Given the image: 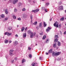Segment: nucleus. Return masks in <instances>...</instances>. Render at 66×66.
I'll list each match as a JSON object with an SVG mask.
<instances>
[{
  "mask_svg": "<svg viewBox=\"0 0 66 66\" xmlns=\"http://www.w3.org/2000/svg\"><path fill=\"white\" fill-rule=\"evenodd\" d=\"M21 16L22 18H24V19H27V15L25 14H23L21 15Z\"/></svg>",
  "mask_w": 66,
  "mask_h": 66,
  "instance_id": "nucleus-1",
  "label": "nucleus"
},
{
  "mask_svg": "<svg viewBox=\"0 0 66 66\" xmlns=\"http://www.w3.org/2000/svg\"><path fill=\"white\" fill-rule=\"evenodd\" d=\"M5 35H7V36H11L12 35V33H9L8 32H6L5 33Z\"/></svg>",
  "mask_w": 66,
  "mask_h": 66,
  "instance_id": "nucleus-2",
  "label": "nucleus"
},
{
  "mask_svg": "<svg viewBox=\"0 0 66 66\" xmlns=\"http://www.w3.org/2000/svg\"><path fill=\"white\" fill-rule=\"evenodd\" d=\"M13 51H14V50H10L9 51V54L10 55H13Z\"/></svg>",
  "mask_w": 66,
  "mask_h": 66,
  "instance_id": "nucleus-3",
  "label": "nucleus"
},
{
  "mask_svg": "<svg viewBox=\"0 0 66 66\" xmlns=\"http://www.w3.org/2000/svg\"><path fill=\"white\" fill-rule=\"evenodd\" d=\"M34 34H33V33H31V35H30V37L31 38H33V36H35V35L36 34V33L35 32H34Z\"/></svg>",
  "mask_w": 66,
  "mask_h": 66,
  "instance_id": "nucleus-4",
  "label": "nucleus"
},
{
  "mask_svg": "<svg viewBox=\"0 0 66 66\" xmlns=\"http://www.w3.org/2000/svg\"><path fill=\"white\" fill-rule=\"evenodd\" d=\"M54 27H56V28L58 27V24H57V22H56L54 24Z\"/></svg>",
  "mask_w": 66,
  "mask_h": 66,
  "instance_id": "nucleus-5",
  "label": "nucleus"
},
{
  "mask_svg": "<svg viewBox=\"0 0 66 66\" xmlns=\"http://www.w3.org/2000/svg\"><path fill=\"white\" fill-rule=\"evenodd\" d=\"M39 11V10L38 9H36V10H32L31 11L32 12H34L35 13H36V12H38Z\"/></svg>",
  "mask_w": 66,
  "mask_h": 66,
  "instance_id": "nucleus-6",
  "label": "nucleus"
},
{
  "mask_svg": "<svg viewBox=\"0 0 66 66\" xmlns=\"http://www.w3.org/2000/svg\"><path fill=\"white\" fill-rule=\"evenodd\" d=\"M59 10H62L63 9V6H61L59 7Z\"/></svg>",
  "mask_w": 66,
  "mask_h": 66,
  "instance_id": "nucleus-7",
  "label": "nucleus"
},
{
  "mask_svg": "<svg viewBox=\"0 0 66 66\" xmlns=\"http://www.w3.org/2000/svg\"><path fill=\"white\" fill-rule=\"evenodd\" d=\"M18 1V0H14L13 2V3L14 4H16V3H17Z\"/></svg>",
  "mask_w": 66,
  "mask_h": 66,
  "instance_id": "nucleus-8",
  "label": "nucleus"
},
{
  "mask_svg": "<svg viewBox=\"0 0 66 66\" xmlns=\"http://www.w3.org/2000/svg\"><path fill=\"white\" fill-rule=\"evenodd\" d=\"M14 46H16V45L18 44V42L17 41H15L14 43Z\"/></svg>",
  "mask_w": 66,
  "mask_h": 66,
  "instance_id": "nucleus-9",
  "label": "nucleus"
},
{
  "mask_svg": "<svg viewBox=\"0 0 66 66\" xmlns=\"http://www.w3.org/2000/svg\"><path fill=\"white\" fill-rule=\"evenodd\" d=\"M4 17H5V16L3 14L0 15V18L2 17V18H4Z\"/></svg>",
  "mask_w": 66,
  "mask_h": 66,
  "instance_id": "nucleus-10",
  "label": "nucleus"
},
{
  "mask_svg": "<svg viewBox=\"0 0 66 66\" xmlns=\"http://www.w3.org/2000/svg\"><path fill=\"white\" fill-rule=\"evenodd\" d=\"M8 19V17H6L5 19H3V21L4 22H5V21H6V20H7Z\"/></svg>",
  "mask_w": 66,
  "mask_h": 66,
  "instance_id": "nucleus-11",
  "label": "nucleus"
},
{
  "mask_svg": "<svg viewBox=\"0 0 66 66\" xmlns=\"http://www.w3.org/2000/svg\"><path fill=\"white\" fill-rule=\"evenodd\" d=\"M51 29V28L50 27H48L47 28V29L46 30V31L47 32H49V30Z\"/></svg>",
  "mask_w": 66,
  "mask_h": 66,
  "instance_id": "nucleus-12",
  "label": "nucleus"
},
{
  "mask_svg": "<svg viewBox=\"0 0 66 66\" xmlns=\"http://www.w3.org/2000/svg\"><path fill=\"white\" fill-rule=\"evenodd\" d=\"M60 52H58L57 53H55V55H56L57 56V55H59V54H60Z\"/></svg>",
  "mask_w": 66,
  "mask_h": 66,
  "instance_id": "nucleus-13",
  "label": "nucleus"
},
{
  "mask_svg": "<svg viewBox=\"0 0 66 66\" xmlns=\"http://www.w3.org/2000/svg\"><path fill=\"white\" fill-rule=\"evenodd\" d=\"M43 22V26L44 27H46V26H47V24H46V22Z\"/></svg>",
  "mask_w": 66,
  "mask_h": 66,
  "instance_id": "nucleus-14",
  "label": "nucleus"
},
{
  "mask_svg": "<svg viewBox=\"0 0 66 66\" xmlns=\"http://www.w3.org/2000/svg\"><path fill=\"white\" fill-rule=\"evenodd\" d=\"M26 33H24L23 34V37L24 38H25V37H26Z\"/></svg>",
  "mask_w": 66,
  "mask_h": 66,
  "instance_id": "nucleus-15",
  "label": "nucleus"
},
{
  "mask_svg": "<svg viewBox=\"0 0 66 66\" xmlns=\"http://www.w3.org/2000/svg\"><path fill=\"white\" fill-rule=\"evenodd\" d=\"M22 5L21 3L20 2H19L18 3V6L19 7V6H20V5Z\"/></svg>",
  "mask_w": 66,
  "mask_h": 66,
  "instance_id": "nucleus-16",
  "label": "nucleus"
},
{
  "mask_svg": "<svg viewBox=\"0 0 66 66\" xmlns=\"http://www.w3.org/2000/svg\"><path fill=\"white\" fill-rule=\"evenodd\" d=\"M4 43L5 44H7V43H9L8 40H5L4 41Z\"/></svg>",
  "mask_w": 66,
  "mask_h": 66,
  "instance_id": "nucleus-17",
  "label": "nucleus"
},
{
  "mask_svg": "<svg viewBox=\"0 0 66 66\" xmlns=\"http://www.w3.org/2000/svg\"><path fill=\"white\" fill-rule=\"evenodd\" d=\"M5 12L6 14H7L8 13V11H7V9H6L5 10Z\"/></svg>",
  "mask_w": 66,
  "mask_h": 66,
  "instance_id": "nucleus-18",
  "label": "nucleus"
},
{
  "mask_svg": "<svg viewBox=\"0 0 66 66\" xmlns=\"http://www.w3.org/2000/svg\"><path fill=\"white\" fill-rule=\"evenodd\" d=\"M60 60H63V58H59L57 59V61H60Z\"/></svg>",
  "mask_w": 66,
  "mask_h": 66,
  "instance_id": "nucleus-19",
  "label": "nucleus"
},
{
  "mask_svg": "<svg viewBox=\"0 0 66 66\" xmlns=\"http://www.w3.org/2000/svg\"><path fill=\"white\" fill-rule=\"evenodd\" d=\"M52 49H51L48 52V53H51L52 52Z\"/></svg>",
  "mask_w": 66,
  "mask_h": 66,
  "instance_id": "nucleus-20",
  "label": "nucleus"
},
{
  "mask_svg": "<svg viewBox=\"0 0 66 66\" xmlns=\"http://www.w3.org/2000/svg\"><path fill=\"white\" fill-rule=\"evenodd\" d=\"M33 33L30 30L28 31V33L29 34H31V33Z\"/></svg>",
  "mask_w": 66,
  "mask_h": 66,
  "instance_id": "nucleus-21",
  "label": "nucleus"
},
{
  "mask_svg": "<svg viewBox=\"0 0 66 66\" xmlns=\"http://www.w3.org/2000/svg\"><path fill=\"white\" fill-rule=\"evenodd\" d=\"M46 35H44L43 37V39H45V38H46Z\"/></svg>",
  "mask_w": 66,
  "mask_h": 66,
  "instance_id": "nucleus-22",
  "label": "nucleus"
},
{
  "mask_svg": "<svg viewBox=\"0 0 66 66\" xmlns=\"http://www.w3.org/2000/svg\"><path fill=\"white\" fill-rule=\"evenodd\" d=\"M58 41V39H55L54 40V42H55V43H56Z\"/></svg>",
  "mask_w": 66,
  "mask_h": 66,
  "instance_id": "nucleus-23",
  "label": "nucleus"
},
{
  "mask_svg": "<svg viewBox=\"0 0 66 66\" xmlns=\"http://www.w3.org/2000/svg\"><path fill=\"white\" fill-rule=\"evenodd\" d=\"M57 43H58V46H60V45H61V43H60V42H57Z\"/></svg>",
  "mask_w": 66,
  "mask_h": 66,
  "instance_id": "nucleus-24",
  "label": "nucleus"
},
{
  "mask_svg": "<svg viewBox=\"0 0 66 66\" xmlns=\"http://www.w3.org/2000/svg\"><path fill=\"white\" fill-rule=\"evenodd\" d=\"M24 27H23L21 29V31L22 32H23L24 30Z\"/></svg>",
  "mask_w": 66,
  "mask_h": 66,
  "instance_id": "nucleus-25",
  "label": "nucleus"
},
{
  "mask_svg": "<svg viewBox=\"0 0 66 66\" xmlns=\"http://www.w3.org/2000/svg\"><path fill=\"white\" fill-rule=\"evenodd\" d=\"M43 57H39V60H43Z\"/></svg>",
  "mask_w": 66,
  "mask_h": 66,
  "instance_id": "nucleus-26",
  "label": "nucleus"
},
{
  "mask_svg": "<svg viewBox=\"0 0 66 66\" xmlns=\"http://www.w3.org/2000/svg\"><path fill=\"white\" fill-rule=\"evenodd\" d=\"M12 27H9L8 28V29L9 30H12Z\"/></svg>",
  "mask_w": 66,
  "mask_h": 66,
  "instance_id": "nucleus-27",
  "label": "nucleus"
},
{
  "mask_svg": "<svg viewBox=\"0 0 66 66\" xmlns=\"http://www.w3.org/2000/svg\"><path fill=\"white\" fill-rule=\"evenodd\" d=\"M64 18H62L60 19V20H61V21H63V20H64Z\"/></svg>",
  "mask_w": 66,
  "mask_h": 66,
  "instance_id": "nucleus-28",
  "label": "nucleus"
},
{
  "mask_svg": "<svg viewBox=\"0 0 66 66\" xmlns=\"http://www.w3.org/2000/svg\"><path fill=\"white\" fill-rule=\"evenodd\" d=\"M37 22L36 21L34 23V25H36V24H37Z\"/></svg>",
  "mask_w": 66,
  "mask_h": 66,
  "instance_id": "nucleus-29",
  "label": "nucleus"
},
{
  "mask_svg": "<svg viewBox=\"0 0 66 66\" xmlns=\"http://www.w3.org/2000/svg\"><path fill=\"white\" fill-rule=\"evenodd\" d=\"M14 12H17V9L16 8L14 9Z\"/></svg>",
  "mask_w": 66,
  "mask_h": 66,
  "instance_id": "nucleus-30",
  "label": "nucleus"
},
{
  "mask_svg": "<svg viewBox=\"0 0 66 66\" xmlns=\"http://www.w3.org/2000/svg\"><path fill=\"white\" fill-rule=\"evenodd\" d=\"M24 61H25V60H24V59H23L22 60V62L23 63H24Z\"/></svg>",
  "mask_w": 66,
  "mask_h": 66,
  "instance_id": "nucleus-31",
  "label": "nucleus"
},
{
  "mask_svg": "<svg viewBox=\"0 0 66 66\" xmlns=\"http://www.w3.org/2000/svg\"><path fill=\"white\" fill-rule=\"evenodd\" d=\"M53 47L54 48H56V44H54L53 45Z\"/></svg>",
  "mask_w": 66,
  "mask_h": 66,
  "instance_id": "nucleus-32",
  "label": "nucleus"
},
{
  "mask_svg": "<svg viewBox=\"0 0 66 66\" xmlns=\"http://www.w3.org/2000/svg\"><path fill=\"white\" fill-rule=\"evenodd\" d=\"M13 18L14 19H16V16L13 15Z\"/></svg>",
  "mask_w": 66,
  "mask_h": 66,
  "instance_id": "nucleus-33",
  "label": "nucleus"
},
{
  "mask_svg": "<svg viewBox=\"0 0 66 66\" xmlns=\"http://www.w3.org/2000/svg\"><path fill=\"white\" fill-rule=\"evenodd\" d=\"M32 65L33 66H35V64L34 63H32Z\"/></svg>",
  "mask_w": 66,
  "mask_h": 66,
  "instance_id": "nucleus-34",
  "label": "nucleus"
},
{
  "mask_svg": "<svg viewBox=\"0 0 66 66\" xmlns=\"http://www.w3.org/2000/svg\"><path fill=\"white\" fill-rule=\"evenodd\" d=\"M49 42V40L48 39H47L46 41V43H48V42Z\"/></svg>",
  "mask_w": 66,
  "mask_h": 66,
  "instance_id": "nucleus-35",
  "label": "nucleus"
},
{
  "mask_svg": "<svg viewBox=\"0 0 66 66\" xmlns=\"http://www.w3.org/2000/svg\"><path fill=\"white\" fill-rule=\"evenodd\" d=\"M57 38H58V36L57 35H55V38H56V39H57Z\"/></svg>",
  "mask_w": 66,
  "mask_h": 66,
  "instance_id": "nucleus-36",
  "label": "nucleus"
},
{
  "mask_svg": "<svg viewBox=\"0 0 66 66\" xmlns=\"http://www.w3.org/2000/svg\"><path fill=\"white\" fill-rule=\"evenodd\" d=\"M22 11H24H24H26V9H25V8H23L22 9Z\"/></svg>",
  "mask_w": 66,
  "mask_h": 66,
  "instance_id": "nucleus-37",
  "label": "nucleus"
},
{
  "mask_svg": "<svg viewBox=\"0 0 66 66\" xmlns=\"http://www.w3.org/2000/svg\"><path fill=\"white\" fill-rule=\"evenodd\" d=\"M49 4V3H46V6H48Z\"/></svg>",
  "mask_w": 66,
  "mask_h": 66,
  "instance_id": "nucleus-38",
  "label": "nucleus"
},
{
  "mask_svg": "<svg viewBox=\"0 0 66 66\" xmlns=\"http://www.w3.org/2000/svg\"><path fill=\"white\" fill-rule=\"evenodd\" d=\"M11 63H14V60H12L11 61Z\"/></svg>",
  "mask_w": 66,
  "mask_h": 66,
  "instance_id": "nucleus-39",
  "label": "nucleus"
},
{
  "mask_svg": "<svg viewBox=\"0 0 66 66\" xmlns=\"http://www.w3.org/2000/svg\"><path fill=\"white\" fill-rule=\"evenodd\" d=\"M30 17L31 19H32L33 18V17H32V15H30Z\"/></svg>",
  "mask_w": 66,
  "mask_h": 66,
  "instance_id": "nucleus-40",
  "label": "nucleus"
},
{
  "mask_svg": "<svg viewBox=\"0 0 66 66\" xmlns=\"http://www.w3.org/2000/svg\"><path fill=\"white\" fill-rule=\"evenodd\" d=\"M59 4H60V5H61V4H62V2L61 1H60L59 2Z\"/></svg>",
  "mask_w": 66,
  "mask_h": 66,
  "instance_id": "nucleus-41",
  "label": "nucleus"
},
{
  "mask_svg": "<svg viewBox=\"0 0 66 66\" xmlns=\"http://www.w3.org/2000/svg\"><path fill=\"white\" fill-rule=\"evenodd\" d=\"M43 34V32H42V33H40V35H42Z\"/></svg>",
  "mask_w": 66,
  "mask_h": 66,
  "instance_id": "nucleus-42",
  "label": "nucleus"
},
{
  "mask_svg": "<svg viewBox=\"0 0 66 66\" xmlns=\"http://www.w3.org/2000/svg\"><path fill=\"white\" fill-rule=\"evenodd\" d=\"M29 57H32V56L31 55V54H30L29 55Z\"/></svg>",
  "mask_w": 66,
  "mask_h": 66,
  "instance_id": "nucleus-43",
  "label": "nucleus"
},
{
  "mask_svg": "<svg viewBox=\"0 0 66 66\" xmlns=\"http://www.w3.org/2000/svg\"><path fill=\"white\" fill-rule=\"evenodd\" d=\"M45 9V7H42V10H44Z\"/></svg>",
  "mask_w": 66,
  "mask_h": 66,
  "instance_id": "nucleus-44",
  "label": "nucleus"
},
{
  "mask_svg": "<svg viewBox=\"0 0 66 66\" xmlns=\"http://www.w3.org/2000/svg\"><path fill=\"white\" fill-rule=\"evenodd\" d=\"M18 20H21V18H18Z\"/></svg>",
  "mask_w": 66,
  "mask_h": 66,
  "instance_id": "nucleus-45",
  "label": "nucleus"
},
{
  "mask_svg": "<svg viewBox=\"0 0 66 66\" xmlns=\"http://www.w3.org/2000/svg\"><path fill=\"white\" fill-rule=\"evenodd\" d=\"M14 59L15 60V61H16V60H17V58L16 57H15Z\"/></svg>",
  "mask_w": 66,
  "mask_h": 66,
  "instance_id": "nucleus-46",
  "label": "nucleus"
},
{
  "mask_svg": "<svg viewBox=\"0 0 66 66\" xmlns=\"http://www.w3.org/2000/svg\"><path fill=\"white\" fill-rule=\"evenodd\" d=\"M39 26L40 27H41V26H42V23H41L39 24Z\"/></svg>",
  "mask_w": 66,
  "mask_h": 66,
  "instance_id": "nucleus-47",
  "label": "nucleus"
},
{
  "mask_svg": "<svg viewBox=\"0 0 66 66\" xmlns=\"http://www.w3.org/2000/svg\"><path fill=\"white\" fill-rule=\"evenodd\" d=\"M31 48H30L29 47H28V49L29 50H31Z\"/></svg>",
  "mask_w": 66,
  "mask_h": 66,
  "instance_id": "nucleus-48",
  "label": "nucleus"
},
{
  "mask_svg": "<svg viewBox=\"0 0 66 66\" xmlns=\"http://www.w3.org/2000/svg\"><path fill=\"white\" fill-rule=\"evenodd\" d=\"M47 9H45V12H47Z\"/></svg>",
  "mask_w": 66,
  "mask_h": 66,
  "instance_id": "nucleus-49",
  "label": "nucleus"
},
{
  "mask_svg": "<svg viewBox=\"0 0 66 66\" xmlns=\"http://www.w3.org/2000/svg\"><path fill=\"white\" fill-rule=\"evenodd\" d=\"M59 27L60 28L61 27V24H60L59 25Z\"/></svg>",
  "mask_w": 66,
  "mask_h": 66,
  "instance_id": "nucleus-50",
  "label": "nucleus"
},
{
  "mask_svg": "<svg viewBox=\"0 0 66 66\" xmlns=\"http://www.w3.org/2000/svg\"><path fill=\"white\" fill-rule=\"evenodd\" d=\"M15 36H16V37H18V36L17 34L15 35Z\"/></svg>",
  "mask_w": 66,
  "mask_h": 66,
  "instance_id": "nucleus-51",
  "label": "nucleus"
},
{
  "mask_svg": "<svg viewBox=\"0 0 66 66\" xmlns=\"http://www.w3.org/2000/svg\"><path fill=\"white\" fill-rule=\"evenodd\" d=\"M9 43H12V41H11V40H10V41H9Z\"/></svg>",
  "mask_w": 66,
  "mask_h": 66,
  "instance_id": "nucleus-52",
  "label": "nucleus"
},
{
  "mask_svg": "<svg viewBox=\"0 0 66 66\" xmlns=\"http://www.w3.org/2000/svg\"><path fill=\"white\" fill-rule=\"evenodd\" d=\"M66 34V32H64V34Z\"/></svg>",
  "mask_w": 66,
  "mask_h": 66,
  "instance_id": "nucleus-53",
  "label": "nucleus"
},
{
  "mask_svg": "<svg viewBox=\"0 0 66 66\" xmlns=\"http://www.w3.org/2000/svg\"><path fill=\"white\" fill-rule=\"evenodd\" d=\"M46 55H48V53H46Z\"/></svg>",
  "mask_w": 66,
  "mask_h": 66,
  "instance_id": "nucleus-54",
  "label": "nucleus"
},
{
  "mask_svg": "<svg viewBox=\"0 0 66 66\" xmlns=\"http://www.w3.org/2000/svg\"><path fill=\"white\" fill-rule=\"evenodd\" d=\"M50 21H51L52 20V18H51L50 20Z\"/></svg>",
  "mask_w": 66,
  "mask_h": 66,
  "instance_id": "nucleus-55",
  "label": "nucleus"
},
{
  "mask_svg": "<svg viewBox=\"0 0 66 66\" xmlns=\"http://www.w3.org/2000/svg\"><path fill=\"white\" fill-rule=\"evenodd\" d=\"M5 57H6V58L7 59V56H6Z\"/></svg>",
  "mask_w": 66,
  "mask_h": 66,
  "instance_id": "nucleus-56",
  "label": "nucleus"
},
{
  "mask_svg": "<svg viewBox=\"0 0 66 66\" xmlns=\"http://www.w3.org/2000/svg\"><path fill=\"white\" fill-rule=\"evenodd\" d=\"M24 29L25 30H26L27 29V28L26 27V28H25Z\"/></svg>",
  "mask_w": 66,
  "mask_h": 66,
  "instance_id": "nucleus-57",
  "label": "nucleus"
},
{
  "mask_svg": "<svg viewBox=\"0 0 66 66\" xmlns=\"http://www.w3.org/2000/svg\"><path fill=\"white\" fill-rule=\"evenodd\" d=\"M29 2H31V0H28Z\"/></svg>",
  "mask_w": 66,
  "mask_h": 66,
  "instance_id": "nucleus-58",
  "label": "nucleus"
},
{
  "mask_svg": "<svg viewBox=\"0 0 66 66\" xmlns=\"http://www.w3.org/2000/svg\"><path fill=\"white\" fill-rule=\"evenodd\" d=\"M17 28H18V27H19V25H17Z\"/></svg>",
  "mask_w": 66,
  "mask_h": 66,
  "instance_id": "nucleus-59",
  "label": "nucleus"
},
{
  "mask_svg": "<svg viewBox=\"0 0 66 66\" xmlns=\"http://www.w3.org/2000/svg\"><path fill=\"white\" fill-rule=\"evenodd\" d=\"M33 2H34V3H35V1H34Z\"/></svg>",
  "mask_w": 66,
  "mask_h": 66,
  "instance_id": "nucleus-60",
  "label": "nucleus"
},
{
  "mask_svg": "<svg viewBox=\"0 0 66 66\" xmlns=\"http://www.w3.org/2000/svg\"><path fill=\"white\" fill-rule=\"evenodd\" d=\"M36 37H38V35H36Z\"/></svg>",
  "mask_w": 66,
  "mask_h": 66,
  "instance_id": "nucleus-61",
  "label": "nucleus"
},
{
  "mask_svg": "<svg viewBox=\"0 0 66 66\" xmlns=\"http://www.w3.org/2000/svg\"><path fill=\"white\" fill-rule=\"evenodd\" d=\"M37 28L38 30V29H39V28Z\"/></svg>",
  "mask_w": 66,
  "mask_h": 66,
  "instance_id": "nucleus-62",
  "label": "nucleus"
},
{
  "mask_svg": "<svg viewBox=\"0 0 66 66\" xmlns=\"http://www.w3.org/2000/svg\"><path fill=\"white\" fill-rule=\"evenodd\" d=\"M36 46H37V44H36Z\"/></svg>",
  "mask_w": 66,
  "mask_h": 66,
  "instance_id": "nucleus-63",
  "label": "nucleus"
},
{
  "mask_svg": "<svg viewBox=\"0 0 66 66\" xmlns=\"http://www.w3.org/2000/svg\"><path fill=\"white\" fill-rule=\"evenodd\" d=\"M12 0H10V1H11Z\"/></svg>",
  "mask_w": 66,
  "mask_h": 66,
  "instance_id": "nucleus-64",
  "label": "nucleus"
}]
</instances>
